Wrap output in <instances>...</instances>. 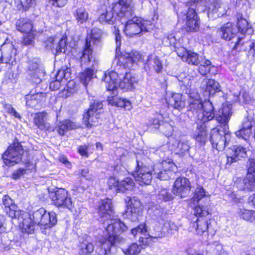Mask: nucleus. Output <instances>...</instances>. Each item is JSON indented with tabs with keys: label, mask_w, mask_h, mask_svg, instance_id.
I'll return each mask as SVG.
<instances>
[{
	"label": "nucleus",
	"mask_w": 255,
	"mask_h": 255,
	"mask_svg": "<svg viewBox=\"0 0 255 255\" xmlns=\"http://www.w3.org/2000/svg\"><path fill=\"white\" fill-rule=\"evenodd\" d=\"M2 200L3 205L5 206V209L10 207V206L12 205H14V204H13L12 199L7 195L3 196Z\"/></svg>",
	"instance_id": "0e129e2a"
},
{
	"label": "nucleus",
	"mask_w": 255,
	"mask_h": 255,
	"mask_svg": "<svg viewBox=\"0 0 255 255\" xmlns=\"http://www.w3.org/2000/svg\"><path fill=\"white\" fill-rule=\"evenodd\" d=\"M150 25V21L134 17L126 22L124 32L127 36L132 37L143 31H147L149 29L147 26Z\"/></svg>",
	"instance_id": "1a4fd4ad"
},
{
	"label": "nucleus",
	"mask_w": 255,
	"mask_h": 255,
	"mask_svg": "<svg viewBox=\"0 0 255 255\" xmlns=\"http://www.w3.org/2000/svg\"><path fill=\"white\" fill-rule=\"evenodd\" d=\"M179 82L182 91L187 94L189 97H192L193 95V93H195L192 88L194 78L191 76H187L182 80H179Z\"/></svg>",
	"instance_id": "bb28decb"
},
{
	"label": "nucleus",
	"mask_w": 255,
	"mask_h": 255,
	"mask_svg": "<svg viewBox=\"0 0 255 255\" xmlns=\"http://www.w3.org/2000/svg\"><path fill=\"white\" fill-rule=\"evenodd\" d=\"M67 40L66 36H63L60 39L55 48L56 54L61 52H65L67 47Z\"/></svg>",
	"instance_id": "8fccbe9b"
},
{
	"label": "nucleus",
	"mask_w": 255,
	"mask_h": 255,
	"mask_svg": "<svg viewBox=\"0 0 255 255\" xmlns=\"http://www.w3.org/2000/svg\"><path fill=\"white\" fill-rule=\"evenodd\" d=\"M94 71L91 69H87L80 74L79 78L81 82L85 86L93 78Z\"/></svg>",
	"instance_id": "a18cd8bd"
},
{
	"label": "nucleus",
	"mask_w": 255,
	"mask_h": 255,
	"mask_svg": "<svg viewBox=\"0 0 255 255\" xmlns=\"http://www.w3.org/2000/svg\"><path fill=\"white\" fill-rule=\"evenodd\" d=\"M246 142L243 146H234L230 149L232 153L239 159L241 157H245L247 154V149L250 145V140H245Z\"/></svg>",
	"instance_id": "cd10ccee"
},
{
	"label": "nucleus",
	"mask_w": 255,
	"mask_h": 255,
	"mask_svg": "<svg viewBox=\"0 0 255 255\" xmlns=\"http://www.w3.org/2000/svg\"><path fill=\"white\" fill-rule=\"evenodd\" d=\"M78 248L79 255H89L94 250L93 244L88 240H85L80 242Z\"/></svg>",
	"instance_id": "7c9ffc66"
},
{
	"label": "nucleus",
	"mask_w": 255,
	"mask_h": 255,
	"mask_svg": "<svg viewBox=\"0 0 255 255\" xmlns=\"http://www.w3.org/2000/svg\"><path fill=\"white\" fill-rule=\"evenodd\" d=\"M126 201L127 202L126 217L132 222L138 221L141 217L143 210V206L140 201L135 197H128Z\"/></svg>",
	"instance_id": "9b49d317"
},
{
	"label": "nucleus",
	"mask_w": 255,
	"mask_h": 255,
	"mask_svg": "<svg viewBox=\"0 0 255 255\" xmlns=\"http://www.w3.org/2000/svg\"><path fill=\"white\" fill-rule=\"evenodd\" d=\"M206 91L209 93L210 95H213L215 93L221 91V86L218 82L212 79H207L205 80Z\"/></svg>",
	"instance_id": "473e14b6"
},
{
	"label": "nucleus",
	"mask_w": 255,
	"mask_h": 255,
	"mask_svg": "<svg viewBox=\"0 0 255 255\" xmlns=\"http://www.w3.org/2000/svg\"><path fill=\"white\" fill-rule=\"evenodd\" d=\"M158 196L159 199H163L164 201H168L172 198V195L166 189H162L159 192Z\"/></svg>",
	"instance_id": "13d9d810"
},
{
	"label": "nucleus",
	"mask_w": 255,
	"mask_h": 255,
	"mask_svg": "<svg viewBox=\"0 0 255 255\" xmlns=\"http://www.w3.org/2000/svg\"><path fill=\"white\" fill-rule=\"evenodd\" d=\"M21 6L25 10L28 9L32 6L34 3V0H19Z\"/></svg>",
	"instance_id": "338daca9"
},
{
	"label": "nucleus",
	"mask_w": 255,
	"mask_h": 255,
	"mask_svg": "<svg viewBox=\"0 0 255 255\" xmlns=\"http://www.w3.org/2000/svg\"><path fill=\"white\" fill-rule=\"evenodd\" d=\"M237 26L239 31L242 33H245L248 32L249 34L251 33L253 30L248 21L242 17L238 18Z\"/></svg>",
	"instance_id": "79ce46f5"
},
{
	"label": "nucleus",
	"mask_w": 255,
	"mask_h": 255,
	"mask_svg": "<svg viewBox=\"0 0 255 255\" xmlns=\"http://www.w3.org/2000/svg\"><path fill=\"white\" fill-rule=\"evenodd\" d=\"M160 130L166 136H169L172 135L173 128V127L169 123H164L161 125Z\"/></svg>",
	"instance_id": "603ef678"
},
{
	"label": "nucleus",
	"mask_w": 255,
	"mask_h": 255,
	"mask_svg": "<svg viewBox=\"0 0 255 255\" xmlns=\"http://www.w3.org/2000/svg\"><path fill=\"white\" fill-rule=\"evenodd\" d=\"M152 170L156 178L167 180L175 174L177 168L171 159H168L155 164Z\"/></svg>",
	"instance_id": "0eeeda50"
},
{
	"label": "nucleus",
	"mask_w": 255,
	"mask_h": 255,
	"mask_svg": "<svg viewBox=\"0 0 255 255\" xmlns=\"http://www.w3.org/2000/svg\"><path fill=\"white\" fill-rule=\"evenodd\" d=\"M74 15L78 24H83L89 17V14L84 7H80L75 10Z\"/></svg>",
	"instance_id": "c9c22d12"
},
{
	"label": "nucleus",
	"mask_w": 255,
	"mask_h": 255,
	"mask_svg": "<svg viewBox=\"0 0 255 255\" xmlns=\"http://www.w3.org/2000/svg\"><path fill=\"white\" fill-rule=\"evenodd\" d=\"M231 105H224L222 111L216 116L221 126L212 129L210 132V141L213 147L218 151L223 150L232 140L231 133L228 123L232 115Z\"/></svg>",
	"instance_id": "f257e3e1"
},
{
	"label": "nucleus",
	"mask_w": 255,
	"mask_h": 255,
	"mask_svg": "<svg viewBox=\"0 0 255 255\" xmlns=\"http://www.w3.org/2000/svg\"><path fill=\"white\" fill-rule=\"evenodd\" d=\"M244 189L253 190L255 188V176L251 174H247L246 178L244 179Z\"/></svg>",
	"instance_id": "de8ad7c7"
},
{
	"label": "nucleus",
	"mask_w": 255,
	"mask_h": 255,
	"mask_svg": "<svg viewBox=\"0 0 255 255\" xmlns=\"http://www.w3.org/2000/svg\"><path fill=\"white\" fill-rule=\"evenodd\" d=\"M76 125L74 123L69 120H65L60 122L55 128L54 130L57 131L60 135H64L65 132L68 130L75 128Z\"/></svg>",
	"instance_id": "c756f323"
},
{
	"label": "nucleus",
	"mask_w": 255,
	"mask_h": 255,
	"mask_svg": "<svg viewBox=\"0 0 255 255\" xmlns=\"http://www.w3.org/2000/svg\"><path fill=\"white\" fill-rule=\"evenodd\" d=\"M206 196V192L201 186H198L195 191L194 195L192 198L194 202H198L203 197Z\"/></svg>",
	"instance_id": "3c124183"
},
{
	"label": "nucleus",
	"mask_w": 255,
	"mask_h": 255,
	"mask_svg": "<svg viewBox=\"0 0 255 255\" xmlns=\"http://www.w3.org/2000/svg\"><path fill=\"white\" fill-rule=\"evenodd\" d=\"M2 53L3 54V62L4 63L11 62L15 59L16 49L12 42L6 39L4 42L1 45Z\"/></svg>",
	"instance_id": "6ab92c4d"
},
{
	"label": "nucleus",
	"mask_w": 255,
	"mask_h": 255,
	"mask_svg": "<svg viewBox=\"0 0 255 255\" xmlns=\"http://www.w3.org/2000/svg\"><path fill=\"white\" fill-rule=\"evenodd\" d=\"M31 216L28 213H23L20 226L22 232L32 234L35 230V225L44 229L50 228L57 223L56 214L54 212L47 213L43 208L34 211Z\"/></svg>",
	"instance_id": "f03ea898"
},
{
	"label": "nucleus",
	"mask_w": 255,
	"mask_h": 255,
	"mask_svg": "<svg viewBox=\"0 0 255 255\" xmlns=\"http://www.w3.org/2000/svg\"><path fill=\"white\" fill-rule=\"evenodd\" d=\"M32 27L30 21L23 18L19 19L16 22L17 29L22 33L31 32Z\"/></svg>",
	"instance_id": "f704fd0d"
},
{
	"label": "nucleus",
	"mask_w": 255,
	"mask_h": 255,
	"mask_svg": "<svg viewBox=\"0 0 255 255\" xmlns=\"http://www.w3.org/2000/svg\"><path fill=\"white\" fill-rule=\"evenodd\" d=\"M147 63L156 73H159L161 72L163 66L161 61L157 56H149L148 58Z\"/></svg>",
	"instance_id": "e433bc0d"
},
{
	"label": "nucleus",
	"mask_w": 255,
	"mask_h": 255,
	"mask_svg": "<svg viewBox=\"0 0 255 255\" xmlns=\"http://www.w3.org/2000/svg\"><path fill=\"white\" fill-rule=\"evenodd\" d=\"M118 74L113 71H107L102 78V81L106 83V87L108 91H112L114 95L109 96L107 101L109 104L118 107H124L126 109H131L130 102L126 99H121L115 95L118 87Z\"/></svg>",
	"instance_id": "39448f33"
},
{
	"label": "nucleus",
	"mask_w": 255,
	"mask_h": 255,
	"mask_svg": "<svg viewBox=\"0 0 255 255\" xmlns=\"http://www.w3.org/2000/svg\"><path fill=\"white\" fill-rule=\"evenodd\" d=\"M47 117V114L45 112L36 113L34 117V124L40 129H43L46 128Z\"/></svg>",
	"instance_id": "72a5a7b5"
},
{
	"label": "nucleus",
	"mask_w": 255,
	"mask_h": 255,
	"mask_svg": "<svg viewBox=\"0 0 255 255\" xmlns=\"http://www.w3.org/2000/svg\"><path fill=\"white\" fill-rule=\"evenodd\" d=\"M194 214L196 216H205L209 214L208 211L206 210L205 208L198 206H196L194 209Z\"/></svg>",
	"instance_id": "6e6d98bb"
},
{
	"label": "nucleus",
	"mask_w": 255,
	"mask_h": 255,
	"mask_svg": "<svg viewBox=\"0 0 255 255\" xmlns=\"http://www.w3.org/2000/svg\"><path fill=\"white\" fill-rule=\"evenodd\" d=\"M190 190V183L188 179L184 177L176 179L172 188V192L174 194L183 198L189 193Z\"/></svg>",
	"instance_id": "f3484780"
},
{
	"label": "nucleus",
	"mask_w": 255,
	"mask_h": 255,
	"mask_svg": "<svg viewBox=\"0 0 255 255\" xmlns=\"http://www.w3.org/2000/svg\"><path fill=\"white\" fill-rule=\"evenodd\" d=\"M108 185L110 188L119 190V185L120 182L114 177H110L107 181Z\"/></svg>",
	"instance_id": "4d7b16f0"
},
{
	"label": "nucleus",
	"mask_w": 255,
	"mask_h": 255,
	"mask_svg": "<svg viewBox=\"0 0 255 255\" xmlns=\"http://www.w3.org/2000/svg\"><path fill=\"white\" fill-rule=\"evenodd\" d=\"M53 204L56 206L66 208L70 210L74 208L73 203L68 192L64 188H58L50 193Z\"/></svg>",
	"instance_id": "9d476101"
},
{
	"label": "nucleus",
	"mask_w": 255,
	"mask_h": 255,
	"mask_svg": "<svg viewBox=\"0 0 255 255\" xmlns=\"http://www.w3.org/2000/svg\"><path fill=\"white\" fill-rule=\"evenodd\" d=\"M102 34V31L99 29H93L92 30L91 33L89 37H87L86 39H89V42H90V45L94 44L96 42H99Z\"/></svg>",
	"instance_id": "09e8293b"
},
{
	"label": "nucleus",
	"mask_w": 255,
	"mask_h": 255,
	"mask_svg": "<svg viewBox=\"0 0 255 255\" xmlns=\"http://www.w3.org/2000/svg\"><path fill=\"white\" fill-rule=\"evenodd\" d=\"M28 74L33 78L39 80L40 70L38 69V65L37 62H30L28 66Z\"/></svg>",
	"instance_id": "c03bdc74"
},
{
	"label": "nucleus",
	"mask_w": 255,
	"mask_h": 255,
	"mask_svg": "<svg viewBox=\"0 0 255 255\" xmlns=\"http://www.w3.org/2000/svg\"><path fill=\"white\" fill-rule=\"evenodd\" d=\"M26 170L23 168H20L14 171L12 174V177L14 179H17L25 174Z\"/></svg>",
	"instance_id": "774afa93"
},
{
	"label": "nucleus",
	"mask_w": 255,
	"mask_h": 255,
	"mask_svg": "<svg viewBox=\"0 0 255 255\" xmlns=\"http://www.w3.org/2000/svg\"><path fill=\"white\" fill-rule=\"evenodd\" d=\"M114 31L115 33L116 41L117 45L116 48V58L118 59V63L120 65H123L125 67L128 68H132L134 64L137 65L139 62L143 60L142 55L138 51H131L130 52H120L119 47L121 46V37L120 35L119 28L114 26Z\"/></svg>",
	"instance_id": "423d86ee"
},
{
	"label": "nucleus",
	"mask_w": 255,
	"mask_h": 255,
	"mask_svg": "<svg viewBox=\"0 0 255 255\" xmlns=\"http://www.w3.org/2000/svg\"><path fill=\"white\" fill-rule=\"evenodd\" d=\"M102 108V103L99 101H95L90 106L83 117V122L87 127L91 128L92 126H95L98 122L99 113H97V112L98 110H101Z\"/></svg>",
	"instance_id": "ddd939ff"
},
{
	"label": "nucleus",
	"mask_w": 255,
	"mask_h": 255,
	"mask_svg": "<svg viewBox=\"0 0 255 255\" xmlns=\"http://www.w3.org/2000/svg\"><path fill=\"white\" fill-rule=\"evenodd\" d=\"M114 8L120 16H126V19H129L133 15L134 5L132 0H120L114 4Z\"/></svg>",
	"instance_id": "dca6fc26"
},
{
	"label": "nucleus",
	"mask_w": 255,
	"mask_h": 255,
	"mask_svg": "<svg viewBox=\"0 0 255 255\" xmlns=\"http://www.w3.org/2000/svg\"><path fill=\"white\" fill-rule=\"evenodd\" d=\"M5 211L7 215H8L11 218H16L19 221H21L22 218L23 213H26L23 211H21L18 209V207L15 205H12L9 208H6Z\"/></svg>",
	"instance_id": "58836bf2"
},
{
	"label": "nucleus",
	"mask_w": 255,
	"mask_h": 255,
	"mask_svg": "<svg viewBox=\"0 0 255 255\" xmlns=\"http://www.w3.org/2000/svg\"><path fill=\"white\" fill-rule=\"evenodd\" d=\"M34 39V35L32 32L27 33V35L25 36L23 39L22 43L24 45H28L32 44Z\"/></svg>",
	"instance_id": "bf43d9fd"
},
{
	"label": "nucleus",
	"mask_w": 255,
	"mask_h": 255,
	"mask_svg": "<svg viewBox=\"0 0 255 255\" xmlns=\"http://www.w3.org/2000/svg\"><path fill=\"white\" fill-rule=\"evenodd\" d=\"M134 187V182L130 178H126L125 179L120 182L119 190L125 192L126 190H131Z\"/></svg>",
	"instance_id": "37998d69"
},
{
	"label": "nucleus",
	"mask_w": 255,
	"mask_h": 255,
	"mask_svg": "<svg viewBox=\"0 0 255 255\" xmlns=\"http://www.w3.org/2000/svg\"><path fill=\"white\" fill-rule=\"evenodd\" d=\"M212 248L214 249L215 253L218 255H228V253L223 249L222 245L219 241H215L212 244Z\"/></svg>",
	"instance_id": "864d4df0"
},
{
	"label": "nucleus",
	"mask_w": 255,
	"mask_h": 255,
	"mask_svg": "<svg viewBox=\"0 0 255 255\" xmlns=\"http://www.w3.org/2000/svg\"><path fill=\"white\" fill-rule=\"evenodd\" d=\"M187 30L189 31H197L199 29V22L195 10L189 8L186 15Z\"/></svg>",
	"instance_id": "393cba45"
},
{
	"label": "nucleus",
	"mask_w": 255,
	"mask_h": 255,
	"mask_svg": "<svg viewBox=\"0 0 255 255\" xmlns=\"http://www.w3.org/2000/svg\"><path fill=\"white\" fill-rule=\"evenodd\" d=\"M137 82V78L131 73H127L123 79L119 83V87L124 90H130L133 88L134 83Z\"/></svg>",
	"instance_id": "a878e982"
},
{
	"label": "nucleus",
	"mask_w": 255,
	"mask_h": 255,
	"mask_svg": "<svg viewBox=\"0 0 255 255\" xmlns=\"http://www.w3.org/2000/svg\"><path fill=\"white\" fill-rule=\"evenodd\" d=\"M67 73L64 70H60L58 71L57 75L55 77L56 80L60 81L62 82L63 81V79L65 80L68 79V77H67Z\"/></svg>",
	"instance_id": "680f3d73"
},
{
	"label": "nucleus",
	"mask_w": 255,
	"mask_h": 255,
	"mask_svg": "<svg viewBox=\"0 0 255 255\" xmlns=\"http://www.w3.org/2000/svg\"><path fill=\"white\" fill-rule=\"evenodd\" d=\"M5 110L9 114H11L15 118H20L19 114L14 110L11 105L6 104L4 106Z\"/></svg>",
	"instance_id": "052dcab7"
},
{
	"label": "nucleus",
	"mask_w": 255,
	"mask_h": 255,
	"mask_svg": "<svg viewBox=\"0 0 255 255\" xmlns=\"http://www.w3.org/2000/svg\"><path fill=\"white\" fill-rule=\"evenodd\" d=\"M110 223L106 228L107 238L101 241V249L100 255H106L110 252L112 246L124 242L125 239L117 235V233L126 231L128 229L127 226L119 219L111 218Z\"/></svg>",
	"instance_id": "7ed1b4c3"
},
{
	"label": "nucleus",
	"mask_w": 255,
	"mask_h": 255,
	"mask_svg": "<svg viewBox=\"0 0 255 255\" xmlns=\"http://www.w3.org/2000/svg\"><path fill=\"white\" fill-rule=\"evenodd\" d=\"M140 246L136 243L131 244L128 248L123 249L122 251L126 255H137L141 251Z\"/></svg>",
	"instance_id": "49530a36"
},
{
	"label": "nucleus",
	"mask_w": 255,
	"mask_h": 255,
	"mask_svg": "<svg viewBox=\"0 0 255 255\" xmlns=\"http://www.w3.org/2000/svg\"><path fill=\"white\" fill-rule=\"evenodd\" d=\"M238 216L243 219L251 222H255V211L247 210L244 208L239 209Z\"/></svg>",
	"instance_id": "4c0bfd02"
},
{
	"label": "nucleus",
	"mask_w": 255,
	"mask_h": 255,
	"mask_svg": "<svg viewBox=\"0 0 255 255\" xmlns=\"http://www.w3.org/2000/svg\"><path fill=\"white\" fill-rule=\"evenodd\" d=\"M131 233L134 237L138 238V241L143 245H148L150 242V236L145 224H140L137 227L132 229Z\"/></svg>",
	"instance_id": "5701e85b"
},
{
	"label": "nucleus",
	"mask_w": 255,
	"mask_h": 255,
	"mask_svg": "<svg viewBox=\"0 0 255 255\" xmlns=\"http://www.w3.org/2000/svg\"><path fill=\"white\" fill-rule=\"evenodd\" d=\"M221 5L222 2L220 0H213L209 6V9H212L213 11L218 10Z\"/></svg>",
	"instance_id": "69168bd1"
},
{
	"label": "nucleus",
	"mask_w": 255,
	"mask_h": 255,
	"mask_svg": "<svg viewBox=\"0 0 255 255\" xmlns=\"http://www.w3.org/2000/svg\"><path fill=\"white\" fill-rule=\"evenodd\" d=\"M253 123L255 124L252 117L245 118L242 122V128L235 132L236 136L244 140H250V136L252 134V128Z\"/></svg>",
	"instance_id": "aec40b11"
},
{
	"label": "nucleus",
	"mask_w": 255,
	"mask_h": 255,
	"mask_svg": "<svg viewBox=\"0 0 255 255\" xmlns=\"http://www.w3.org/2000/svg\"><path fill=\"white\" fill-rule=\"evenodd\" d=\"M233 49L238 51H246L249 56L255 59V42L245 41L244 39H238L233 47Z\"/></svg>",
	"instance_id": "412c9836"
},
{
	"label": "nucleus",
	"mask_w": 255,
	"mask_h": 255,
	"mask_svg": "<svg viewBox=\"0 0 255 255\" xmlns=\"http://www.w3.org/2000/svg\"><path fill=\"white\" fill-rule=\"evenodd\" d=\"M96 209L102 220L111 219L114 214V211L111 199L102 200L97 203Z\"/></svg>",
	"instance_id": "2eb2a0df"
},
{
	"label": "nucleus",
	"mask_w": 255,
	"mask_h": 255,
	"mask_svg": "<svg viewBox=\"0 0 255 255\" xmlns=\"http://www.w3.org/2000/svg\"><path fill=\"white\" fill-rule=\"evenodd\" d=\"M227 162L226 164L230 165L233 162H236L238 159L230 150L227 155Z\"/></svg>",
	"instance_id": "e2e57ef3"
},
{
	"label": "nucleus",
	"mask_w": 255,
	"mask_h": 255,
	"mask_svg": "<svg viewBox=\"0 0 255 255\" xmlns=\"http://www.w3.org/2000/svg\"><path fill=\"white\" fill-rule=\"evenodd\" d=\"M23 154V150L20 143L14 142L8 146L2 158L6 165L12 166L21 160Z\"/></svg>",
	"instance_id": "6e6552de"
},
{
	"label": "nucleus",
	"mask_w": 255,
	"mask_h": 255,
	"mask_svg": "<svg viewBox=\"0 0 255 255\" xmlns=\"http://www.w3.org/2000/svg\"><path fill=\"white\" fill-rule=\"evenodd\" d=\"M152 167L136 161V167L132 174L135 180L140 185H149L152 179Z\"/></svg>",
	"instance_id": "f8f14e48"
},
{
	"label": "nucleus",
	"mask_w": 255,
	"mask_h": 255,
	"mask_svg": "<svg viewBox=\"0 0 255 255\" xmlns=\"http://www.w3.org/2000/svg\"><path fill=\"white\" fill-rule=\"evenodd\" d=\"M208 225V221L202 218H198L193 223V226L195 228L197 233L200 235L207 233Z\"/></svg>",
	"instance_id": "2f4dec72"
},
{
	"label": "nucleus",
	"mask_w": 255,
	"mask_h": 255,
	"mask_svg": "<svg viewBox=\"0 0 255 255\" xmlns=\"http://www.w3.org/2000/svg\"><path fill=\"white\" fill-rule=\"evenodd\" d=\"M189 97V110L196 115L198 121L203 123L212 120L215 117L212 103L209 101L202 103L197 93H193Z\"/></svg>",
	"instance_id": "20e7f679"
},
{
	"label": "nucleus",
	"mask_w": 255,
	"mask_h": 255,
	"mask_svg": "<svg viewBox=\"0 0 255 255\" xmlns=\"http://www.w3.org/2000/svg\"><path fill=\"white\" fill-rule=\"evenodd\" d=\"M125 18L126 16H122L119 14L114 8V4L112 7H108L106 11L99 16V20L101 22H106L113 24L119 18Z\"/></svg>",
	"instance_id": "b1692460"
},
{
	"label": "nucleus",
	"mask_w": 255,
	"mask_h": 255,
	"mask_svg": "<svg viewBox=\"0 0 255 255\" xmlns=\"http://www.w3.org/2000/svg\"><path fill=\"white\" fill-rule=\"evenodd\" d=\"M166 101L169 107L178 111L185 107V101L182 95L178 93H170L166 96Z\"/></svg>",
	"instance_id": "4be33fe9"
},
{
	"label": "nucleus",
	"mask_w": 255,
	"mask_h": 255,
	"mask_svg": "<svg viewBox=\"0 0 255 255\" xmlns=\"http://www.w3.org/2000/svg\"><path fill=\"white\" fill-rule=\"evenodd\" d=\"M248 170L247 174H251L255 176V159L250 158L247 162Z\"/></svg>",
	"instance_id": "5fc2aeb1"
},
{
	"label": "nucleus",
	"mask_w": 255,
	"mask_h": 255,
	"mask_svg": "<svg viewBox=\"0 0 255 255\" xmlns=\"http://www.w3.org/2000/svg\"><path fill=\"white\" fill-rule=\"evenodd\" d=\"M237 29L235 26L230 22H228L223 24L222 27L219 28L217 31V34L222 39L226 40H235L234 42L231 43L230 46L233 49V46L235 44L236 42L238 41V39H243V38L237 37Z\"/></svg>",
	"instance_id": "4468645a"
},
{
	"label": "nucleus",
	"mask_w": 255,
	"mask_h": 255,
	"mask_svg": "<svg viewBox=\"0 0 255 255\" xmlns=\"http://www.w3.org/2000/svg\"><path fill=\"white\" fill-rule=\"evenodd\" d=\"M90 42H89V39H86V47L82 52V55L80 57L82 64H88L93 59L92 55V49L91 48Z\"/></svg>",
	"instance_id": "c85d7f7f"
},
{
	"label": "nucleus",
	"mask_w": 255,
	"mask_h": 255,
	"mask_svg": "<svg viewBox=\"0 0 255 255\" xmlns=\"http://www.w3.org/2000/svg\"><path fill=\"white\" fill-rule=\"evenodd\" d=\"M177 54L183 61L192 65H198L200 63L198 55L191 51H188L183 47L177 48Z\"/></svg>",
	"instance_id": "a211bd4d"
},
{
	"label": "nucleus",
	"mask_w": 255,
	"mask_h": 255,
	"mask_svg": "<svg viewBox=\"0 0 255 255\" xmlns=\"http://www.w3.org/2000/svg\"><path fill=\"white\" fill-rule=\"evenodd\" d=\"M43 98L42 93H37L35 94H28L25 96V99L26 102V105L33 107L36 104L42 100Z\"/></svg>",
	"instance_id": "a19ab883"
},
{
	"label": "nucleus",
	"mask_w": 255,
	"mask_h": 255,
	"mask_svg": "<svg viewBox=\"0 0 255 255\" xmlns=\"http://www.w3.org/2000/svg\"><path fill=\"white\" fill-rule=\"evenodd\" d=\"M207 133L205 127L202 125L198 128L194 134V138L195 140L201 143H205L207 139Z\"/></svg>",
	"instance_id": "ea45409f"
}]
</instances>
